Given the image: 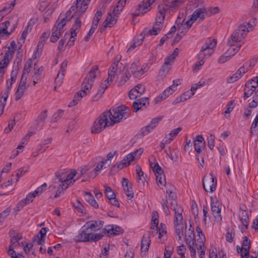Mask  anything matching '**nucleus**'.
Instances as JSON below:
<instances>
[{
  "label": "nucleus",
  "instance_id": "obj_39",
  "mask_svg": "<svg viewBox=\"0 0 258 258\" xmlns=\"http://www.w3.org/2000/svg\"><path fill=\"white\" fill-rule=\"evenodd\" d=\"M240 216V220L242 223L243 225L245 227L246 229L248 228V216L247 213L245 211H242Z\"/></svg>",
  "mask_w": 258,
  "mask_h": 258
},
{
  "label": "nucleus",
  "instance_id": "obj_19",
  "mask_svg": "<svg viewBox=\"0 0 258 258\" xmlns=\"http://www.w3.org/2000/svg\"><path fill=\"white\" fill-rule=\"evenodd\" d=\"M216 43L217 42L215 39L209 40V42H206L202 46L200 52L202 53H205L207 54L210 53L211 54L212 52V49L216 46Z\"/></svg>",
  "mask_w": 258,
  "mask_h": 258
},
{
  "label": "nucleus",
  "instance_id": "obj_9",
  "mask_svg": "<svg viewBox=\"0 0 258 258\" xmlns=\"http://www.w3.org/2000/svg\"><path fill=\"white\" fill-rule=\"evenodd\" d=\"M250 247V240L247 237L244 236L242 242V246H239L237 245L236 247L237 251L238 253L240 254L241 256L243 258L249 255Z\"/></svg>",
  "mask_w": 258,
  "mask_h": 258
},
{
  "label": "nucleus",
  "instance_id": "obj_18",
  "mask_svg": "<svg viewBox=\"0 0 258 258\" xmlns=\"http://www.w3.org/2000/svg\"><path fill=\"white\" fill-rule=\"evenodd\" d=\"M49 36V33L48 32H43L42 34V36L40 38L39 41L37 46V50L34 53V55H35V57H36V55H39L42 50V48L45 43V42Z\"/></svg>",
  "mask_w": 258,
  "mask_h": 258
},
{
  "label": "nucleus",
  "instance_id": "obj_22",
  "mask_svg": "<svg viewBox=\"0 0 258 258\" xmlns=\"http://www.w3.org/2000/svg\"><path fill=\"white\" fill-rule=\"evenodd\" d=\"M175 91L174 86H169L155 99V103H158L161 102V100L165 99Z\"/></svg>",
  "mask_w": 258,
  "mask_h": 258
},
{
  "label": "nucleus",
  "instance_id": "obj_52",
  "mask_svg": "<svg viewBox=\"0 0 258 258\" xmlns=\"http://www.w3.org/2000/svg\"><path fill=\"white\" fill-rule=\"evenodd\" d=\"M184 24H181L177 27L178 33L181 34V36H184L188 31L189 29Z\"/></svg>",
  "mask_w": 258,
  "mask_h": 258
},
{
  "label": "nucleus",
  "instance_id": "obj_3",
  "mask_svg": "<svg viewBox=\"0 0 258 258\" xmlns=\"http://www.w3.org/2000/svg\"><path fill=\"white\" fill-rule=\"evenodd\" d=\"M111 115V110H106L101 113L94 121L91 128V133L98 134L102 132L106 126L112 125L113 124H110Z\"/></svg>",
  "mask_w": 258,
  "mask_h": 258
},
{
  "label": "nucleus",
  "instance_id": "obj_13",
  "mask_svg": "<svg viewBox=\"0 0 258 258\" xmlns=\"http://www.w3.org/2000/svg\"><path fill=\"white\" fill-rule=\"evenodd\" d=\"M121 57L115 58L114 61L112 63L108 70V77L106 80L107 82L111 83L116 74L117 68Z\"/></svg>",
  "mask_w": 258,
  "mask_h": 258
},
{
  "label": "nucleus",
  "instance_id": "obj_60",
  "mask_svg": "<svg viewBox=\"0 0 258 258\" xmlns=\"http://www.w3.org/2000/svg\"><path fill=\"white\" fill-rule=\"evenodd\" d=\"M132 107L133 108L134 112H137L140 109H143V107L144 106L141 104V102L137 100L133 102Z\"/></svg>",
  "mask_w": 258,
  "mask_h": 258
},
{
  "label": "nucleus",
  "instance_id": "obj_45",
  "mask_svg": "<svg viewBox=\"0 0 258 258\" xmlns=\"http://www.w3.org/2000/svg\"><path fill=\"white\" fill-rule=\"evenodd\" d=\"M76 174H77L76 171H74V172H73L70 174H68L66 172V177L65 178V180H66L65 182H69V183L70 184H71L72 183L73 184L75 181V180L73 179V178H74V177L76 175Z\"/></svg>",
  "mask_w": 258,
  "mask_h": 258
},
{
  "label": "nucleus",
  "instance_id": "obj_46",
  "mask_svg": "<svg viewBox=\"0 0 258 258\" xmlns=\"http://www.w3.org/2000/svg\"><path fill=\"white\" fill-rule=\"evenodd\" d=\"M26 89V88L18 86V89L15 93V100L16 101H18L19 100H20L21 98V97L23 96L24 93Z\"/></svg>",
  "mask_w": 258,
  "mask_h": 258
},
{
  "label": "nucleus",
  "instance_id": "obj_38",
  "mask_svg": "<svg viewBox=\"0 0 258 258\" xmlns=\"http://www.w3.org/2000/svg\"><path fill=\"white\" fill-rule=\"evenodd\" d=\"M102 14L103 13L101 10H98L97 11L93 18L92 26H94L95 27H97L98 24L99 22L101 16H102Z\"/></svg>",
  "mask_w": 258,
  "mask_h": 258
},
{
  "label": "nucleus",
  "instance_id": "obj_58",
  "mask_svg": "<svg viewBox=\"0 0 258 258\" xmlns=\"http://www.w3.org/2000/svg\"><path fill=\"white\" fill-rule=\"evenodd\" d=\"M135 153H130L127 155H126L125 157H124L123 160V162L126 163V165H129L131 162L135 159L134 154Z\"/></svg>",
  "mask_w": 258,
  "mask_h": 258
},
{
  "label": "nucleus",
  "instance_id": "obj_35",
  "mask_svg": "<svg viewBox=\"0 0 258 258\" xmlns=\"http://www.w3.org/2000/svg\"><path fill=\"white\" fill-rule=\"evenodd\" d=\"M253 88L255 89L258 87V76L249 80L245 83V87Z\"/></svg>",
  "mask_w": 258,
  "mask_h": 258
},
{
  "label": "nucleus",
  "instance_id": "obj_49",
  "mask_svg": "<svg viewBox=\"0 0 258 258\" xmlns=\"http://www.w3.org/2000/svg\"><path fill=\"white\" fill-rule=\"evenodd\" d=\"M27 203H25L23 200L19 201L16 206L14 209V211L15 212V214H17L20 211L24 206L27 205Z\"/></svg>",
  "mask_w": 258,
  "mask_h": 258
},
{
  "label": "nucleus",
  "instance_id": "obj_42",
  "mask_svg": "<svg viewBox=\"0 0 258 258\" xmlns=\"http://www.w3.org/2000/svg\"><path fill=\"white\" fill-rule=\"evenodd\" d=\"M140 38H139L137 39V41L135 40L134 43L131 45L130 47L128 48L127 51H131L133 50L134 48H135L137 46L140 45L142 41H143V39L144 38V37L142 36V34H141L140 36L139 37Z\"/></svg>",
  "mask_w": 258,
  "mask_h": 258
},
{
  "label": "nucleus",
  "instance_id": "obj_55",
  "mask_svg": "<svg viewBox=\"0 0 258 258\" xmlns=\"http://www.w3.org/2000/svg\"><path fill=\"white\" fill-rule=\"evenodd\" d=\"M28 74H26L25 73H23L22 76L21 77L20 83L19 84V87H21L22 88H26V85L27 83V79L28 77Z\"/></svg>",
  "mask_w": 258,
  "mask_h": 258
},
{
  "label": "nucleus",
  "instance_id": "obj_31",
  "mask_svg": "<svg viewBox=\"0 0 258 258\" xmlns=\"http://www.w3.org/2000/svg\"><path fill=\"white\" fill-rule=\"evenodd\" d=\"M170 64H166L165 63L162 66L161 68L159 71V74L158 77L161 78L162 79L164 78L169 70H170Z\"/></svg>",
  "mask_w": 258,
  "mask_h": 258
},
{
  "label": "nucleus",
  "instance_id": "obj_5",
  "mask_svg": "<svg viewBox=\"0 0 258 258\" xmlns=\"http://www.w3.org/2000/svg\"><path fill=\"white\" fill-rule=\"evenodd\" d=\"M131 110L129 107L121 105L119 107L112 109V115L110 117V124H114L118 122L121 119H126L130 114Z\"/></svg>",
  "mask_w": 258,
  "mask_h": 258
},
{
  "label": "nucleus",
  "instance_id": "obj_56",
  "mask_svg": "<svg viewBox=\"0 0 258 258\" xmlns=\"http://www.w3.org/2000/svg\"><path fill=\"white\" fill-rule=\"evenodd\" d=\"M11 212L10 207L7 208L0 214V222H2Z\"/></svg>",
  "mask_w": 258,
  "mask_h": 258
},
{
  "label": "nucleus",
  "instance_id": "obj_12",
  "mask_svg": "<svg viewBox=\"0 0 258 258\" xmlns=\"http://www.w3.org/2000/svg\"><path fill=\"white\" fill-rule=\"evenodd\" d=\"M147 2H142V4L138 5L137 7V11H139L138 13H133L134 16H138L141 13L144 15L150 10L149 8L151 5L153 3L155 0H147Z\"/></svg>",
  "mask_w": 258,
  "mask_h": 258
},
{
  "label": "nucleus",
  "instance_id": "obj_37",
  "mask_svg": "<svg viewBox=\"0 0 258 258\" xmlns=\"http://www.w3.org/2000/svg\"><path fill=\"white\" fill-rule=\"evenodd\" d=\"M60 34L61 32H59V30L53 29V28H52V32L50 40V41L53 43L56 42L59 39Z\"/></svg>",
  "mask_w": 258,
  "mask_h": 258
},
{
  "label": "nucleus",
  "instance_id": "obj_15",
  "mask_svg": "<svg viewBox=\"0 0 258 258\" xmlns=\"http://www.w3.org/2000/svg\"><path fill=\"white\" fill-rule=\"evenodd\" d=\"M210 56V53L208 54L205 53L200 52L198 55V59L199 60L192 67V70L194 72H198L201 67L204 64L205 62V59L207 57Z\"/></svg>",
  "mask_w": 258,
  "mask_h": 258
},
{
  "label": "nucleus",
  "instance_id": "obj_61",
  "mask_svg": "<svg viewBox=\"0 0 258 258\" xmlns=\"http://www.w3.org/2000/svg\"><path fill=\"white\" fill-rule=\"evenodd\" d=\"M110 84V83L107 82V81L105 80L104 82L101 83L98 91L101 94H103Z\"/></svg>",
  "mask_w": 258,
  "mask_h": 258
},
{
  "label": "nucleus",
  "instance_id": "obj_7",
  "mask_svg": "<svg viewBox=\"0 0 258 258\" xmlns=\"http://www.w3.org/2000/svg\"><path fill=\"white\" fill-rule=\"evenodd\" d=\"M202 181L203 187L206 191L213 192L216 190L217 179L213 173H210L209 176H204Z\"/></svg>",
  "mask_w": 258,
  "mask_h": 258
},
{
  "label": "nucleus",
  "instance_id": "obj_47",
  "mask_svg": "<svg viewBox=\"0 0 258 258\" xmlns=\"http://www.w3.org/2000/svg\"><path fill=\"white\" fill-rule=\"evenodd\" d=\"M166 9L163 8L161 9L157 14L156 20L157 21H160V22H163L165 19V13Z\"/></svg>",
  "mask_w": 258,
  "mask_h": 258
},
{
  "label": "nucleus",
  "instance_id": "obj_57",
  "mask_svg": "<svg viewBox=\"0 0 258 258\" xmlns=\"http://www.w3.org/2000/svg\"><path fill=\"white\" fill-rule=\"evenodd\" d=\"M186 250V248L185 246L182 244L177 247V252L179 255H180V257H185L184 254Z\"/></svg>",
  "mask_w": 258,
  "mask_h": 258
},
{
  "label": "nucleus",
  "instance_id": "obj_51",
  "mask_svg": "<svg viewBox=\"0 0 258 258\" xmlns=\"http://www.w3.org/2000/svg\"><path fill=\"white\" fill-rule=\"evenodd\" d=\"M154 128L149 123L147 126L143 127L141 129V134L143 136H145L149 134L152 131H153Z\"/></svg>",
  "mask_w": 258,
  "mask_h": 258
},
{
  "label": "nucleus",
  "instance_id": "obj_14",
  "mask_svg": "<svg viewBox=\"0 0 258 258\" xmlns=\"http://www.w3.org/2000/svg\"><path fill=\"white\" fill-rule=\"evenodd\" d=\"M146 67L139 68V64L136 62L132 63L130 70H131L132 74L135 78H139L142 76L146 72Z\"/></svg>",
  "mask_w": 258,
  "mask_h": 258
},
{
  "label": "nucleus",
  "instance_id": "obj_26",
  "mask_svg": "<svg viewBox=\"0 0 258 258\" xmlns=\"http://www.w3.org/2000/svg\"><path fill=\"white\" fill-rule=\"evenodd\" d=\"M126 0H119L114 7L112 13L115 15H119L126 5Z\"/></svg>",
  "mask_w": 258,
  "mask_h": 258
},
{
  "label": "nucleus",
  "instance_id": "obj_59",
  "mask_svg": "<svg viewBox=\"0 0 258 258\" xmlns=\"http://www.w3.org/2000/svg\"><path fill=\"white\" fill-rule=\"evenodd\" d=\"M175 233L178 237V240H180L183 235V226L182 225H179V226H175Z\"/></svg>",
  "mask_w": 258,
  "mask_h": 258
},
{
  "label": "nucleus",
  "instance_id": "obj_10",
  "mask_svg": "<svg viewBox=\"0 0 258 258\" xmlns=\"http://www.w3.org/2000/svg\"><path fill=\"white\" fill-rule=\"evenodd\" d=\"M152 169L153 171L156 174L157 184L158 185L159 184L165 185L166 183L165 176L161 167L158 165V163H156L154 165V166L152 167Z\"/></svg>",
  "mask_w": 258,
  "mask_h": 258
},
{
  "label": "nucleus",
  "instance_id": "obj_41",
  "mask_svg": "<svg viewBox=\"0 0 258 258\" xmlns=\"http://www.w3.org/2000/svg\"><path fill=\"white\" fill-rule=\"evenodd\" d=\"M258 12V0H253L252 5L249 12L251 16L254 15Z\"/></svg>",
  "mask_w": 258,
  "mask_h": 258
},
{
  "label": "nucleus",
  "instance_id": "obj_62",
  "mask_svg": "<svg viewBox=\"0 0 258 258\" xmlns=\"http://www.w3.org/2000/svg\"><path fill=\"white\" fill-rule=\"evenodd\" d=\"M91 0H82L81 6L80 8V11L84 13L88 8V5Z\"/></svg>",
  "mask_w": 258,
  "mask_h": 258
},
{
  "label": "nucleus",
  "instance_id": "obj_40",
  "mask_svg": "<svg viewBox=\"0 0 258 258\" xmlns=\"http://www.w3.org/2000/svg\"><path fill=\"white\" fill-rule=\"evenodd\" d=\"M47 110L42 111L37 116L36 121L37 124H41L44 122L47 117Z\"/></svg>",
  "mask_w": 258,
  "mask_h": 258
},
{
  "label": "nucleus",
  "instance_id": "obj_21",
  "mask_svg": "<svg viewBox=\"0 0 258 258\" xmlns=\"http://www.w3.org/2000/svg\"><path fill=\"white\" fill-rule=\"evenodd\" d=\"M104 222L103 221H92L86 223V226L90 229L93 233L94 231H97L100 230L103 226Z\"/></svg>",
  "mask_w": 258,
  "mask_h": 258
},
{
  "label": "nucleus",
  "instance_id": "obj_29",
  "mask_svg": "<svg viewBox=\"0 0 258 258\" xmlns=\"http://www.w3.org/2000/svg\"><path fill=\"white\" fill-rule=\"evenodd\" d=\"M181 130H182V128L180 127H179L177 128H175V129H173V130H172L170 134L166 135V136H165L166 138H167L168 136H169L170 138H169L168 140H166L165 141V143L166 144L170 143L173 140V138H175L178 135V133H179Z\"/></svg>",
  "mask_w": 258,
  "mask_h": 258
},
{
  "label": "nucleus",
  "instance_id": "obj_48",
  "mask_svg": "<svg viewBox=\"0 0 258 258\" xmlns=\"http://www.w3.org/2000/svg\"><path fill=\"white\" fill-rule=\"evenodd\" d=\"M126 166V163L123 162V160H122L119 163H117L115 165L113 166L111 168V170L117 171Z\"/></svg>",
  "mask_w": 258,
  "mask_h": 258
},
{
  "label": "nucleus",
  "instance_id": "obj_24",
  "mask_svg": "<svg viewBox=\"0 0 258 258\" xmlns=\"http://www.w3.org/2000/svg\"><path fill=\"white\" fill-rule=\"evenodd\" d=\"M184 0H165V5L166 10L170 9L171 10L177 9L179 6L184 2Z\"/></svg>",
  "mask_w": 258,
  "mask_h": 258
},
{
  "label": "nucleus",
  "instance_id": "obj_43",
  "mask_svg": "<svg viewBox=\"0 0 258 258\" xmlns=\"http://www.w3.org/2000/svg\"><path fill=\"white\" fill-rule=\"evenodd\" d=\"M47 185L46 183H44L41 186L38 187L36 189L33 194L35 195V197L39 195H41L43 191H44L47 188Z\"/></svg>",
  "mask_w": 258,
  "mask_h": 258
},
{
  "label": "nucleus",
  "instance_id": "obj_33",
  "mask_svg": "<svg viewBox=\"0 0 258 258\" xmlns=\"http://www.w3.org/2000/svg\"><path fill=\"white\" fill-rule=\"evenodd\" d=\"M250 135L258 134V115H257L253 121L250 131Z\"/></svg>",
  "mask_w": 258,
  "mask_h": 258
},
{
  "label": "nucleus",
  "instance_id": "obj_8",
  "mask_svg": "<svg viewBox=\"0 0 258 258\" xmlns=\"http://www.w3.org/2000/svg\"><path fill=\"white\" fill-rule=\"evenodd\" d=\"M207 14V10L205 8H200L197 9L190 16V18L185 22L184 26H187L188 29H190L193 22L196 21L198 18L201 21L205 19V15Z\"/></svg>",
  "mask_w": 258,
  "mask_h": 258
},
{
  "label": "nucleus",
  "instance_id": "obj_23",
  "mask_svg": "<svg viewBox=\"0 0 258 258\" xmlns=\"http://www.w3.org/2000/svg\"><path fill=\"white\" fill-rule=\"evenodd\" d=\"M173 211L175 213L174 217V225L175 226H179V225H181L183 220L182 215L183 209L181 207H179V208H173Z\"/></svg>",
  "mask_w": 258,
  "mask_h": 258
},
{
  "label": "nucleus",
  "instance_id": "obj_34",
  "mask_svg": "<svg viewBox=\"0 0 258 258\" xmlns=\"http://www.w3.org/2000/svg\"><path fill=\"white\" fill-rule=\"evenodd\" d=\"M131 73L127 70L119 81L118 85L122 86L124 85L131 77Z\"/></svg>",
  "mask_w": 258,
  "mask_h": 258
},
{
  "label": "nucleus",
  "instance_id": "obj_50",
  "mask_svg": "<svg viewBox=\"0 0 258 258\" xmlns=\"http://www.w3.org/2000/svg\"><path fill=\"white\" fill-rule=\"evenodd\" d=\"M21 239L22 236L19 234H17V235H15L12 237L11 239V245H12V247L14 248L15 246H17V245H19L18 241L19 240H21Z\"/></svg>",
  "mask_w": 258,
  "mask_h": 258
},
{
  "label": "nucleus",
  "instance_id": "obj_17",
  "mask_svg": "<svg viewBox=\"0 0 258 258\" xmlns=\"http://www.w3.org/2000/svg\"><path fill=\"white\" fill-rule=\"evenodd\" d=\"M118 15H115L112 13H108L105 21L103 23V26L104 28L106 27H112L117 22Z\"/></svg>",
  "mask_w": 258,
  "mask_h": 258
},
{
  "label": "nucleus",
  "instance_id": "obj_54",
  "mask_svg": "<svg viewBox=\"0 0 258 258\" xmlns=\"http://www.w3.org/2000/svg\"><path fill=\"white\" fill-rule=\"evenodd\" d=\"M74 206L78 212L83 214L86 213L84 206L79 201L74 204Z\"/></svg>",
  "mask_w": 258,
  "mask_h": 258
},
{
  "label": "nucleus",
  "instance_id": "obj_32",
  "mask_svg": "<svg viewBox=\"0 0 258 258\" xmlns=\"http://www.w3.org/2000/svg\"><path fill=\"white\" fill-rule=\"evenodd\" d=\"M230 47L227 50V54H229L231 57L234 55L241 47V44H237L235 46H229Z\"/></svg>",
  "mask_w": 258,
  "mask_h": 258
},
{
  "label": "nucleus",
  "instance_id": "obj_16",
  "mask_svg": "<svg viewBox=\"0 0 258 258\" xmlns=\"http://www.w3.org/2000/svg\"><path fill=\"white\" fill-rule=\"evenodd\" d=\"M184 240L187 244H192V242L195 243L196 242L194 228L190 224L188 229L187 230V226H185Z\"/></svg>",
  "mask_w": 258,
  "mask_h": 258
},
{
  "label": "nucleus",
  "instance_id": "obj_6",
  "mask_svg": "<svg viewBox=\"0 0 258 258\" xmlns=\"http://www.w3.org/2000/svg\"><path fill=\"white\" fill-rule=\"evenodd\" d=\"M211 208L215 221L220 222L222 220L221 204L216 196L211 197Z\"/></svg>",
  "mask_w": 258,
  "mask_h": 258
},
{
  "label": "nucleus",
  "instance_id": "obj_30",
  "mask_svg": "<svg viewBox=\"0 0 258 258\" xmlns=\"http://www.w3.org/2000/svg\"><path fill=\"white\" fill-rule=\"evenodd\" d=\"M150 238V236H148L147 238H146L145 236H143V239L142 240V242H141V249L142 252L148 251L149 246H150V242H151Z\"/></svg>",
  "mask_w": 258,
  "mask_h": 258
},
{
  "label": "nucleus",
  "instance_id": "obj_11",
  "mask_svg": "<svg viewBox=\"0 0 258 258\" xmlns=\"http://www.w3.org/2000/svg\"><path fill=\"white\" fill-rule=\"evenodd\" d=\"M166 200H165L166 204L170 205L171 208L173 210V208H179L180 206H178L176 203V193L171 191L170 189H166Z\"/></svg>",
  "mask_w": 258,
  "mask_h": 258
},
{
  "label": "nucleus",
  "instance_id": "obj_2",
  "mask_svg": "<svg viewBox=\"0 0 258 258\" xmlns=\"http://www.w3.org/2000/svg\"><path fill=\"white\" fill-rule=\"evenodd\" d=\"M98 67L94 66L89 71L84 79L82 84L81 90L78 92L74 96L73 100L70 103L69 106H74L77 105L82 98L87 95L92 87L96 73L98 72Z\"/></svg>",
  "mask_w": 258,
  "mask_h": 258
},
{
  "label": "nucleus",
  "instance_id": "obj_36",
  "mask_svg": "<svg viewBox=\"0 0 258 258\" xmlns=\"http://www.w3.org/2000/svg\"><path fill=\"white\" fill-rule=\"evenodd\" d=\"M10 47L8 48V51L5 53L3 61L9 63L10 61L12 59L13 55L14 53V50H10Z\"/></svg>",
  "mask_w": 258,
  "mask_h": 258
},
{
  "label": "nucleus",
  "instance_id": "obj_4",
  "mask_svg": "<svg viewBox=\"0 0 258 258\" xmlns=\"http://www.w3.org/2000/svg\"><path fill=\"white\" fill-rule=\"evenodd\" d=\"M249 30L245 25H241L239 26L228 39L227 41V45L228 46H235L245 38Z\"/></svg>",
  "mask_w": 258,
  "mask_h": 258
},
{
  "label": "nucleus",
  "instance_id": "obj_20",
  "mask_svg": "<svg viewBox=\"0 0 258 258\" xmlns=\"http://www.w3.org/2000/svg\"><path fill=\"white\" fill-rule=\"evenodd\" d=\"M194 146L195 151L199 154L205 146V142L202 135H198L194 141Z\"/></svg>",
  "mask_w": 258,
  "mask_h": 258
},
{
  "label": "nucleus",
  "instance_id": "obj_63",
  "mask_svg": "<svg viewBox=\"0 0 258 258\" xmlns=\"http://www.w3.org/2000/svg\"><path fill=\"white\" fill-rule=\"evenodd\" d=\"M241 78H240V75L239 76L238 75V74H237L236 73H235V74H234L231 77H229L227 78V82L228 83H233L237 80H238L239 79H240Z\"/></svg>",
  "mask_w": 258,
  "mask_h": 258
},
{
  "label": "nucleus",
  "instance_id": "obj_27",
  "mask_svg": "<svg viewBox=\"0 0 258 258\" xmlns=\"http://www.w3.org/2000/svg\"><path fill=\"white\" fill-rule=\"evenodd\" d=\"M85 200L92 207L94 208L97 209L99 208V205L96 200H95L94 197L91 194L90 192L86 191L85 192Z\"/></svg>",
  "mask_w": 258,
  "mask_h": 258
},
{
  "label": "nucleus",
  "instance_id": "obj_25",
  "mask_svg": "<svg viewBox=\"0 0 258 258\" xmlns=\"http://www.w3.org/2000/svg\"><path fill=\"white\" fill-rule=\"evenodd\" d=\"M48 230V228L46 227L41 228L38 234L33 237V241H37L38 245H42L44 241L43 237L46 235Z\"/></svg>",
  "mask_w": 258,
  "mask_h": 258
},
{
  "label": "nucleus",
  "instance_id": "obj_64",
  "mask_svg": "<svg viewBox=\"0 0 258 258\" xmlns=\"http://www.w3.org/2000/svg\"><path fill=\"white\" fill-rule=\"evenodd\" d=\"M8 254L11 257V258H20L18 256L20 255L19 253L17 254L14 250V247H12V245H10L9 249L8 251Z\"/></svg>",
  "mask_w": 258,
  "mask_h": 258
},
{
  "label": "nucleus",
  "instance_id": "obj_1",
  "mask_svg": "<svg viewBox=\"0 0 258 258\" xmlns=\"http://www.w3.org/2000/svg\"><path fill=\"white\" fill-rule=\"evenodd\" d=\"M123 232V229L119 226L109 225L105 227L102 233L94 234L85 225L82 227L80 233L75 237L74 240L76 242L97 241L101 239L104 234H107L108 236H111L117 235Z\"/></svg>",
  "mask_w": 258,
  "mask_h": 258
},
{
  "label": "nucleus",
  "instance_id": "obj_28",
  "mask_svg": "<svg viewBox=\"0 0 258 258\" xmlns=\"http://www.w3.org/2000/svg\"><path fill=\"white\" fill-rule=\"evenodd\" d=\"M106 161V160H104L103 159L101 161H99L97 165L94 169V171L97 173V174L103 169H105L110 166V163H107Z\"/></svg>",
  "mask_w": 258,
  "mask_h": 258
},
{
  "label": "nucleus",
  "instance_id": "obj_53",
  "mask_svg": "<svg viewBox=\"0 0 258 258\" xmlns=\"http://www.w3.org/2000/svg\"><path fill=\"white\" fill-rule=\"evenodd\" d=\"M105 194L108 200L112 199L113 197H115V194L113 192L112 189L108 186H105Z\"/></svg>",
  "mask_w": 258,
  "mask_h": 258
},
{
  "label": "nucleus",
  "instance_id": "obj_44",
  "mask_svg": "<svg viewBox=\"0 0 258 258\" xmlns=\"http://www.w3.org/2000/svg\"><path fill=\"white\" fill-rule=\"evenodd\" d=\"M254 89L253 88H251L250 87H244V96H243V99L244 100H246L249 97H250L253 92L254 91Z\"/></svg>",
  "mask_w": 258,
  "mask_h": 258
}]
</instances>
